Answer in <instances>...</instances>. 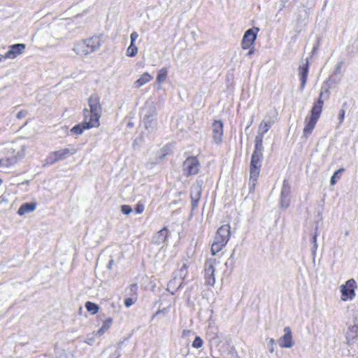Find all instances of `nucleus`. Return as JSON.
<instances>
[{
    "instance_id": "1",
    "label": "nucleus",
    "mask_w": 358,
    "mask_h": 358,
    "mask_svg": "<svg viewBox=\"0 0 358 358\" xmlns=\"http://www.w3.org/2000/svg\"><path fill=\"white\" fill-rule=\"evenodd\" d=\"M274 124V120L270 117L263 120L259 125L257 135L255 137V150L251 157L250 162V189H254L255 182L259 175L260 167L262 166V159L263 152V138L266 133L270 129Z\"/></svg>"
},
{
    "instance_id": "2",
    "label": "nucleus",
    "mask_w": 358,
    "mask_h": 358,
    "mask_svg": "<svg viewBox=\"0 0 358 358\" xmlns=\"http://www.w3.org/2000/svg\"><path fill=\"white\" fill-rule=\"evenodd\" d=\"M88 105L90 110L87 108L83 110L85 119L90 120V127H98L99 126V119L102 114L99 96L96 94L91 95L88 99Z\"/></svg>"
},
{
    "instance_id": "3",
    "label": "nucleus",
    "mask_w": 358,
    "mask_h": 358,
    "mask_svg": "<svg viewBox=\"0 0 358 358\" xmlns=\"http://www.w3.org/2000/svg\"><path fill=\"white\" fill-rule=\"evenodd\" d=\"M143 122L145 128L149 132H153L157 129V120L156 119L157 110L153 101H147L141 110Z\"/></svg>"
},
{
    "instance_id": "4",
    "label": "nucleus",
    "mask_w": 358,
    "mask_h": 358,
    "mask_svg": "<svg viewBox=\"0 0 358 358\" xmlns=\"http://www.w3.org/2000/svg\"><path fill=\"white\" fill-rule=\"evenodd\" d=\"M230 238V226L224 224L221 226L215 234L211 246V255L215 256L227 245Z\"/></svg>"
},
{
    "instance_id": "5",
    "label": "nucleus",
    "mask_w": 358,
    "mask_h": 358,
    "mask_svg": "<svg viewBox=\"0 0 358 358\" xmlns=\"http://www.w3.org/2000/svg\"><path fill=\"white\" fill-rule=\"evenodd\" d=\"M230 238V226L224 224L221 226L215 234L211 246V255L215 256L227 245Z\"/></svg>"
},
{
    "instance_id": "6",
    "label": "nucleus",
    "mask_w": 358,
    "mask_h": 358,
    "mask_svg": "<svg viewBox=\"0 0 358 358\" xmlns=\"http://www.w3.org/2000/svg\"><path fill=\"white\" fill-rule=\"evenodd\" d=\"M220 263V261L217 260L214 256L213 257L208 258L205 262V280L206 283L208 285L213 286L215 283V267L217 264Z\"/></svg>"
},
{
    "instance_id": "7",
    "label": "nucleus",
    "mask_w": 358,
    "mask_h": 358,
    "mask_svg": "<svg viewBox=\"0 0 358 358\" xmlns=\"http://www.w3.org/2000/svg\"><path fill=\"white\" fill-rule=\"evenodd\" d=\"M200 166V163L196 157H189L182 164L183 173L186 176L195 175L199 172Z\"/></svg>"
},
{
    "instance_id": "8",
    "label": "nucleus",
    "mask_w": 358,
    "mask_h": 358,
    "mask_svg": "<svg viewBox=\"0 0 358 358\" xmlns=\"http://www.w3.org/2000/svg\"><path fill=\"white\" fill-rule=\"evenodd\" d=\"M356 282L354 279L348 280L345 285L341 286V299L343 301L352 300L355 295V285Z\"/></svg>"
},
{
    "instance_id": "9",
    "label": "nucleus",
    "mask_w": 358,
    "mask_h": 358,
    "mask_svg": "<svg viewBox=\"0 0 358 358\" xmlns=\"http://www.w3.org/2000/svg\"><path fill=\"white\" fill-rule=\"evenodd\" d=\"M201 192H202L201 182L197 181L191 187L190 196H191L192 209H195L197 207L199 201L200 200Z\"/></svg>"
},
{
    "instance_id": "10",
    "label": "nucleus",
    "mask_w": 358,
    "mask_h": 358,
    "mask_svg": "<svg viewBox=\"0 0 358 358\" xmlns=\"http://www.w3.org/2000/svg\"><path fill=\"white\" fill-rule=\"evenodd\" d=\"M284 335L281 336L278 343L281 348H290L294 345L292 331L289 327L284 328Z\"/></svg>"
},
{
    "instance_id": "11",
    "label": "nucleus",
    "mask_w": 358,
    "mask_h": 358,
    "mask_svg": "<svg viewBox=\"0 0 358 358\" xmlns=\"http://www.w3.org/2000/svg\"><path fill=\"white\" fill-rule=\"evenodd\" d=\"M213 138L215 143H220L223 136V122L221 120H215L212 124Z\"/></svg>"
},
{
    "instance_id": "12",
    "label": "nucleus",
    "mask_w": 358,
    "mask_h": 358,
    "mask_svg": "<svg viewBox=\"0 0 358 358\" xmlns=\"http://www.w3.org/2000/svg\"><path fill=\"white\" fill-rule=\"evenodd\" d=\"M290 202V187L288 182L284 180L281 194H280V206L286 209L289 207Z\"/></svg>"
},
{
    "instance_id": "13",
    "label": "nucleus",
    "mask_w": 358,
    "mask_h": 358,
    "mask_svg": "<svg viewBox=\"0 0 358 358\" xmlns=\"http://www.w3.org/2000/svg\"><path fill=\"white\" fill-rule=\"evenodd\" d=\"M168 236L169 230L167 228L164 227L154 234L152 236V243L157 245H162V247H164L166 245Z\"/></svg>"
},
{
    "instance_id": "14",
    "label": "nucleus",
    "mask_w": 358,
    "mask_h": 358,
    "mask_svg": "<svg viewBox=\"0 0 358 358\" xmlns=\"http://www.w3.org/2000/svg\"><path fill=\"white\" fill-rule=\"evenodd\" d=\"M298 71L299 80L301 81L299 89L301 91H303L306 84L308 73L309 71V63L307 59H306L305 63L299 66Z\"/></svg>"
},
{
    "instance_id": "15",
    "label": "nucleus",
    "mask_w": 358,
    "mask_h": 358,
    "mask_svg": "<svg viewBox=\"0 0 358 358\" xmlns=\"http://www.w3.org/2000/svg\"><path fill=\"white\" fill-rule=\"evenodd\" d=\"M9 48L10 50L6 53V57L14 59L24 52L26 45L24 43H17L10 45Z\"/></svg>"
},
{
    "instance_id": "16",
    "label": "nucleus",
    "mask_w": 358,
    "mask_h": 358,
    "mask_svg": "<svg viewBox=\"0 0 358 358\" xmlns=\"http://www.w3.org/2000/svg\"><path fill=\"white\" fill-rule=\"evenodd\" d=\"M256 38L257 32L254 31L252 29L247 30L242 40V48L243 49H249L255 42Z\"/></svg>"
},
{
    "instance_id": "17",
    "label": "nucleus",
    "mask_w": 358,
    "mask_h": 358,
    "mask_svg": "<svg viewBox=\"0 0 358 358\" xmlns=\"http://www.w3.org/2000/svg\"><path fill=\"white\" fill-rule=\"evenodd\" d=\"M87 48H89L90 52L97 51L100 47L103 41L101 36H94L85 40Z\"/></svg>"
},
{
    "instance_id": "18",
    "label": "nucleus",
    "mask_w": 358,
    "mask_h": 358,
    "mask_svg": "<svg viewBox=\"0 0 358 358\" xmlns=\"http://www.w3.org/2000/svg\"><path fill=\"white\" fill-rule=\"evenodd\" d=\"M317 121V120L308 116L305 118V127L303 130V137L307 138L312 134Z\"/></svg>"
},
{
    "instance_id": "19",
    "label": "nucleus",
    "mask_w": 358,
    "mask_h": 358,
    "mask_svg": "<svg viewBox=\"0 0 358 358\" xmlns=\"http://www.w3.org/2000/svg\"><path fill=\"white\" fill-rule=\"evenodd\" d=\"M77 152L78 150L73 145H69L68 148H62L56 151L59 161L75 155Z\"/></svg>"
},
{
    "instance_id": "20",
    "label": "nucleus",
    "mask_w": 358,
    "mask_h": 358,
    "mask_svg": "<svg viewBox=\"0 0 358 358\" xmlns=\"http://www.w3.org/2000/svg\"><path fill=\"white\" fill-rule=\"evenodd\" d=\"M323 105L324 101L318 99L317 101L314 103L309 117L318 120L322 111Z\"/></svg>"
},
{
    "instance_id": "21",
    "label": "nucleus",
    "mask_w": 358,
    "mask_h": 358,
    "mask_svg": "<svg viewBox=\"0 0 358 358\" xmlns=\"http://www.w3.org/2000/svg\"><path fill=\"white\" fill-rule=\"evenodd\" d=\"M14 151L10 152V155L6 157L5 158L0 159V168L6 169L14 165L17 161V157L14 155Z\"/></svg>"
},
{
    "instance_id": "22",
    "label": "nucleus",
    "mask_w": 358,
    "mask_h": 358,
    "mask_svg": "<svg viewBox=\"0 0 358 358\" xmlns=\"http://www.w3.org/2000/svg\"><path fill=\"white\" fill-rule=\"evenodd\" d=\"M73 50L77 55L80 56H85L91 53L89 48H87L85 40L76 44L73 48Z\"/></svg>"
},
{
    "instance_id": "23",
    "label": "nucleus",
    "mask_w": 358,
    "mask_h": 358,
    "mask_svg": "<svg viewBox=\"0 0 358 358\" xmlns=\"http://www.w3.org/2000/svg\"><path fill=\"white\" fill-rule=\"evenodd\" d=\"M36 206L37 203L36 202L25 203L20 207L17 213L20 215L30 213L36 210Z\"/></svg>"
},
{
    "instance_id": "24",
    "label": "nucleus",
    "mask_w": 358,
    "mask_h": 358,
    "mask_svg": "<svg viewBox=\"0 0 358 358\" xmlns=\"http://www.w3.org/2000/svg\"><path fill=\"white\" fill-rule=\"evenodd\" d=\"M90 120H85L84 118V121L81 124H76L71 129V131L75 134H83L85 129H89L90 128H93L94 127H90Z\"/></svg>"
},
{
    "instance_id": "25",
    "label": "nucleus",
    "mask_w": 358,
    "mask_h": 358,
    "mask_svg": "<svg viewBox=\"0 0 358 358\" xmlns=\"http://www.w3.org/2000/svg\"><path fill=\"white\" fill-rule=\"evenodd\" d=\"M188 264L187 263H184L182 264V266L178 269L177 270L174 274L176 275L175 278H174V280L178 278L180 281H179V285L178 287H180L182 284V280L185 279V278L186 277V275H187V268H188Z\"/></svg>"
},
{
    "instance_id": "26",
    "label": "nucleus",
    "mask_w": 358,
    "mask_h": 358,
    "mask_svg": "<svg viewBox=\"0 0 358 358\" xmlns=\"http://www.w3.org/2000/svg\"><path fill=\"white\" fill-rule=\"evenodd\" d=\"M152 78V76L148 73H144L137 80L134 82V87L139 88L150 82Z\"/></svg>"
},
{
    "instance_id": "27",
    "label": "nucleus",
    "mask_w": 358,
    "mask_h": 358,
    "mask_svg": "<svg viewBox=\"0 0 358 358\" xmlns=\"http://www.w3.org/2000/svg\"><path fill=\"white\" fill-rule=\"evenodd\" d=\"M358 336V326L352 325L350 326L346 332V338L348 340L353 339Z\"/></svg>"
},
{
    "instance_id": "28",
    "label": "nucleus",
    "mask_w": 358,
    "mask_h": 358,
    "mask_svg": "<svg viewBox=\"0 0 358 358\" xmlns=\"http://www.w3.org/2000/svg\"><path fill=\"white\" fill-rule=\"evenodd\" d=\"M112 322V318H108L106 320H105L101 327L97 331V334H99V336L103 335L110 327Z\"/></svg>"
},
{
    "instance_id": "29",
    "label": "nucleus",
    "mask_w": 358,
    "mask_h": 358,
    "mask_svg": "<svg viewBox=\"0 0 358 358\" xmlns=\"http://www.w3.org/2000/svg\"><path fill=\"white\" fill-rule=\"evenodd\" d=\"M58 161H59V160L58 159L56 151L52 152L49 154V155L45 159V164L46 165H52Z\"/></svg>"
},
{
    "instance_id": "30",
    "label": "nucleus",
    "mask_w": 358,
    "mask_h": 358,
    "mask_svg": "<svg viewBox=\"0 0 358 358\" xmlns=\"http://www.w3.org/2000/svg\"><path fill=\"white\" fill-rule=\"evenodd\" d=\"M85 308L88 312H90L93 315L96 313L99 310V306L91 301L85 303Z\"/></svg>"
},
{
    "instance_id": "31",
    "label": "nucleus",
    "mask_w": 358,
    "mask_h": 358,
    "mask_svg": "<svg viewBox=\"0 0 358 358\" xmlns=\"http://www.w3.org/2000/svg\"><path fill=\"white\" fill-rule=\"evenodd\" d=\"M345 169L343 168L339 169L336 171H335L330 180V184L334 185L336 184V180L341 178V174L344 172Z\"/></svg>"
},
{
    "instance_id": "32",
    "label": "nucleus",
    "mask_w": 358,
    "mask_h": 358,
    "mask_svg": "<svg viewBox=\"0 0 358 358\" xmlns=\"http://www.w3.org/2000/svg\"><path fill=\"white\" fill-rule=\"evenodd\" d=\"M168 71L166 69H162L159 71L158 75L157 76V81L158 83L163 82L167 77Z\"/></svg>"
},
{
    "instance_id": "33",
    "label": "nucleus",
    "mask_w": 358,
    "mask_h": 358,
    "mask_svg": "<svg viewBox=\"0 0 358 358\" xmlns=\"http://www.w3.org/2000/svg\"><path fill=\"white\" fill-rule=\"evenodd\" d=\"M138 52V48L133 43H131L127 50V55L129 57H134Z\"/></svg>"
},
{
    "instance_id": "34",
    "label": "nucleus",
    "mask_w": 358,
    "mask_h": 358,
    "mask_svg": "<svg viewBox=\"0 0 358 358\" xmlns=\"http://www.w3.org/2000/svg\"><path fill=\"white\" fill-rule=\"evenodd\" d=\"M203 342L200 336H196L193 343L192 347L199 349L203 346Z\"/></svg>"
},
{
    "instance_id": "35",
    "label": "nucleus",
    "mask_w": 358,
    "mask_h": 358,
    "mask_svg": "<svg viewBox=\"0 0 358 358\" xmlns=\"http://www.w3.org/2000/svg\"><path fill=\"white\" fill-rule=\"evenodd\" d=\"M55 350L56 358H68L67 355L64 350L59 349L55 346Z\"/></svg>"
},
{
    "instance_id": "36",
    "label": "nucleus",
    "mask_w": 358,
    "mask_h": 358,
    "mask_svg": "<svg viewBox=\"0 0 358 358\" xmlns=\"http://www.w3.org/2000/svg\"><path fill=\"white\" fill-rule=\"evenodd\" d=\"M275 341L273 338H271L267 341V347L270 353H273L275 351Z\"/></svg>"
},
{
    "instance_id": "37",
    "label": "nucleus",
    "mask_w": 358,
    "mask_h": 358,
    "mask_svg": "<svg viewBox=\"0 0 358 358\" xmlns=\"http://www.w3.org/2000/svg\"><path fill=\"white\" fill-rule=\"evenodd\" d=\"M121 211L124 215H129L132 212V208L129 205H122L121 206Z\"/></svg>"
},
{
    "instance_id": "38",
    "label": "nucleus",
    "mask_w": 358,
    "mask_h": 358,
    "mask_svg": "<svg viewBox=\"0 0 358 358\" xmlns=\"http://www.w3.org/2000/svg\"><path fill=\"white\" fill-rule=\"evenodd\" d=\"M313 248H312V253L315 256L316 253V250L317 249V235L315 234L313 237Z\"/></svg>"
},
{
    "instance_id": "39",
    "label": "nucleus",
    "mask_w": 358,
    "mask_h": 358,
    "mask_svg": "<svg viewBox=\"0 0 358 358\" xmlns=\"http://www.w3.org/2000/svg\"><path fill=\"white\" fill-rule=\"evenodd\" d=\"M144 205L143 203H138L136 206V208H135V211H136V214H141L143 212L144 210Z\"/></svg>"
},
{
    "instance_id": "40",
    "label": "nucleus",
    "mask_w": 358,
    "mask_h": 358,
    "mask_svg": "<svg viewBox=\"0 0 358 358\" xmlns=\"http://www.w3.org/2000/svg\"><path fill=\"white\" fill-rule=\"evenodd\" d=\"M345 111L344 109H341L339 110V113H338V120H339V124H341L343 122V120L345 118Z\"/></svg>"
},
{
    "instance_id": "41",
    "label": "nucleus",
    "mask_w": 358,
    "mask_h": 358,
    "mask_svg": "<svg viewBox=\"0 0 358 358\" xmlns=\"http://www.w3.org/2000/svg\"><path fill=\"white\" fill-rule=\"evenodd\" d=\"M138 37V34L136 31H133L130 35L131 43L134 44L135 41Z\"/></svg>"
},
{
    "instance_id": "42",
    "label": "nucleus",
    "mask_w": 358,
    "mask_h": 358,
    "mask_svg": "<svg viewBox=\"0 0 358 358\" xmlns=\"http://www.w3.org/2000/svg\"><path fill=\"white\" fill-rule=\"evenodd\" d=\"M134 300L131 299V298H127L125 300H124V305L127 308H129L131 306H132L134 304Z\"/></svg>"
},
{
    "instance_id": "43",
    "label": "nucleus",
    "mask_w": 358,
    "mask_h": 358,
    "mask_svg": "<svg viewBox=\"0 0 358 358\" xmlns=\"http://www.w3.org/2000/svg\"><path fill=\"white\" fill-rule=\"evenodd\" d=\"M27 114V112L26 110H21V111H19L17 114V117L18 119H22L23 117H24Z\"/></svg>"
},
{
    "instance_id": "44",
    "label": "nucleus",
    "mask_w": 358,
    "mask_h": 358,
    "mask_svg": "<svg viewBox=\"0 0 358 358\" xmlns=\"http://www.w3.org/2000/svg\"><path fill=\"white\" fill-rule=\"evenodd\" d=\"M343 62H338L336 66V69H335V73H340L341 71V69L342 68V66H343Z\"/></svg>"
},
{
    "instance_id": "45",
    "label": "nucleus",
    "mask_w": 358,
    "mask_h": 358,
    "mask_svg": "<svg viewBox=\"0 0 358 358\" xmlns=\"http://www.w3.org/2000/svg\"><path fill=\"white\" fill-rule=\"evenodd\" d=\"M288 0H280V10H282Z\"/></svg>"
},
{
    "instance_id": "46",
    "label": "nucleus",
    "mask_w": 358,
    "mask_h": 358,
    "mask_svg": "<svg viewBox=\"0 0 358 358\" xmlns=\"http://www.w3.org/2000/svg\"><path fill=\"white\" fill-rule=\"evenodd\" d=\"M113 262H114L113 259H111L109 261L108 264V266H107L108 268H109V269H111V268H112V266H113Z\"/></svg>"
},
{
    "instance_id": "47",
    "label": "nucleus",
    "mask_w": 358,
    "mask_h": 358,
    "mask_svg": "<svg viewBox=\"0 0 358 358\" xmlns=\"http://www.w3.org/2000/svg\"><path fill=\"white\" fill-rule=\"evenodd\" d=\"M190 333H191V331L189 330L185 329V330L182 331V336H187Z\"/></svg>"
},
{
    "instance_id": "48",
    "label": "nucleus",
    "mask_w": 358,
    "mask_h": 358,
    "mask_svg": "<svg viewBox=\"0 0 358 358\" xmlns=\"http://www.w3.org/2000/svg\"><path fill=\"white\" fill-rule=\"evenodd\" d=\"M8 59V58L6 57V54L5 55H1L0 54V62H1L3 59Z\"/></svg>"
},
{
    "instance_id": "49",
    "label": "nucleus",
    "mask_w": 358,
    "mask_h": 358,
    "mask_svg": "<svg viewBox=\"0 0 358 358\" xmlns=\"http://www.w3.org/2000/svg\"><path fill=\"white\" fill-rule=\"evenodd\" d=\"M93 342H94V338H89L88 341H86V343H88V344H92Z\"/></svg>"
},
{
    "instance_id": "50",
    "label": "nucleus",
    "mask_w": 358,
    "mask_h": 358,
    "mask_svg": "<svg viewBox=\"0 0 358 358\" xmlns=\"http://www.w3.org/2000/svg\"><path fill=\"white\" fill-rule=\"evenodd\" d=\"M322 95H323V92H320V96H319V98H318V99H320L321 100H322Z\"/></svg>"
},
{
    "instance_id": "51",
    "label": "nucleus",
    "mask_w": 358,
    "mask_h": 358,
    "mask_svg": "<svg viewBox=\"0 0 358 358\" xmlns=\"http://www.w3.org/2000/svg\"><path fill=\"white\" fill-rule=\"evenodd\" d=\"M253 52H254V50H252V49H251V50H249V52H248V55H251V54H252V53H253Z\"/></svg>"
},
{
    "instance_id": "52",
    "label": "nucleus",
    "mask_w": 358,
    "mask_h": 358,
    "mask_svg": "<svg viewBox=\"0 0 358 358\" xmlns=\"http://www.w3.org/2000/svg\"><path fill=\"white\" fill-rule=\"evenodd\" d=\"M2 182H3V181H2V180L0 178V186L1 185Z\"/></svg>"
},
{
    "instance_id": "53",
    "label": "nucleus",
    "mask_w": 358,
    "mask_h": 358,
    "mask_svg": "<svg viewBox=\"0 0 358 358\" xmlns=\"http://www.w3.org/2000/svg\"><path fill=\"white\" fill-rule=\"evenodd\" d=\"M234 253V252H232V254L231 255V257H233Z\"/></svg>"
},
{
    "instance_id": "54",
    "label": "nucleus",
    "mask_w": 358,
    "mask_h": 358,
    "mask_svg": "<svg viewBox=\"0 0 358 358\" xmlns=\"http://www.w3.org/2000/svg\"><path fill=\"white\" fill-rule=\"evenodd\" d=\"M118 357H120V354H117V357H116V358H117Z\"/></svg>"
}]
</instances>
